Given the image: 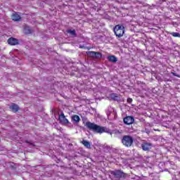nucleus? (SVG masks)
<instances>
[{"instance_id": "f257e3e1", "label": "nucleus", "mask_w": 180, "mask_h": 180, "mask_svg": "<svg viewBox=\"0 0 180 180\" xmlns=\"http://www.w3.org/2000/svg\"><path fill=\"white\" fill-rule=\"evenodd\" d=\"M85 126L86 127H87V129H89V130H92L93 131H95L96 133H99L100 134H102V133H110V134H112L109 128L106 127H101L91 122H86Z\"/></svg>"}, {"instance_id": "f03ea898", "label": "nucleus", "mask_w": 180, "mask_h": 180, "mask_svg": "<svg viewBox=\"0 0 180 180\" xmlns=\"http://www.w3.org/2000/svg\"><path fill=\"white\" fill-rule=\"evenodd\" d=\"M110 175L113 179L122 180L127 178V174L123 172L121 169H115L110 172Z\"/></svg>"}, {"instance_id": "7ed1b4c3", "label": "nucleus", "mask_w": 180, "mask_h": 180, "mask_svg": "<svg viewBox=\"0 0 180 180\" xmlns=\"http://www.w3.org/2000/svg\"><path fill=\"white\" fill-rule=\"evenodd\" d=\"M113 31L117 37H123V34H124V26L117 25L115 26Z\"/></svg>"}, {"instance_id": "20e7f679", "label": "nucleus", "mask_w": 180, "mask_h": 180, "mask_svg": "<svg viewBox=\"0 0 180 180\" xmlns=\"http://www.w3.org/2000/svg\"><path fill=\"white\" fill-rule=\"evenodd\" d=\"M134 142V139L131 136L125 135L122 137V143L125 147H131Z\"/></svg>"}, {"instance_id": "39448f33", "label": "nucleus", "mask_w": 180, "mask_h": 180, "mask_svg": "<svg viewBox=\"0 0 180 180\" xmlns=\"http://www.w3.org/2000/svg\"><path fill=\"white\" fill-rule=\"evenodd\" d=\"M141 147L143 151H150L153 148V143L147 141L142 142Z\"/></svg>"}, {"instance_id": "423d86ee", "label": "nucleus", "mask_w": 180, "mask_h": 180, "mask_svg": "<svg viewBox=\"0 0 180 180\" xmlns=\"http://www.w3.org/2000/svg\"><path fill=\"white\" fill-rule=\"evenodd\" d=\"M124 124H133L134 123V117L132 116H127L124 118Z\"/></svg>"}, {"instance_id": "0eeeda50", "label": "nucleus", "mask_w": 180, "mask_h": 180, "mask_svg": "<svg viewBox=\"0 0 180 180\" xmlns=\"http://www.w3.org/2000/svg\"><path fill=\"white\" fill-rule=\"evenodd\" d=\"M59 120L62 124H68L70 122L65 118V115H64V112H61L59 115Z\"/></svg>"}, {"instance_id": "6e6552de", "label": "nucleus", "mask_w": 180, "mask_h": 180, "mask_svg": "<svg viewBox=\"0 0 180 180\" xmlns=\"http://www.w3.org/2000/svg\"><path fill=\"white\" fill-rule=\"evenodd\" d=\"M7 41L11 46H16V44H19V41L13 37L9 38Z\"/></svg>"}, {"instance_id": "1a4fd4ad", "label": "nucleus", "mask_w": 180, "mask_h": 180, "mask_svg": "<svg viewBox=\"0 0 180 180\" xmlns=\"http://www.w3.org/2000/svg\"><path fill=\"white\" fill-rule=\"evenodd\" d=\"M109 98L112 99V101H120V95L116 94V93H112L110 94Z\"/></svg>"}, {"instance_id": "9d476101", "label": "nucleus", "mask_w": 180, "mask_h": 180, "mask_svg": "<svg viewBox=\"0 0 180 180\" xmlns=\"http://www.w3.org/2000/svg\"><path fill=\"white\" fill-rule=\"evenodd\" d=\"M11 19L14 22H19L22 18H20V15L18 13H14L11 16Z\"/></svg>"}, {"instance_id": "9b49d317", "label": "nucleus", "mask_w": 180, "mask_h": 180, "mask_svg": "<svg viewBox=\"0 0 180 180\" xmlns=\"http://www.w3.org/2000/svg\"><path fill=\"white\" fill-rule=\"evenodd\" d=\"M108 60L110 63H117V58L115 56H109Z\"/></svg>"}, {"instance_id": "f8f14e48", "label": "nucleus", "mask_w": 180, "mask_h": 180, "mask_svg": "<svg viewBox=\"0 0 180 180\" xmlns=\"http://www.w3.org/2000/svg\"><path fill=\"white\" fill-rule=\"evenodd\" d=\"M66 32L72 37H77V32L75 31V30H68Z\"/></svg>"}, {"instance_id": "ddd939ff", "label": "nucleus", "mask_w": 180, "mask_h": 180, "mask_svg": "<svg viewBox=\"0 0 180 180\" xmlns=\"http://www.w3.org/2000/svg\"><path fill=\"white\" fill-rule=\"evenodd\" d=\"M24 33L25 34H30L32 33V28L29 26H25L24 27Z\"/></svg>"}, {"instance_id": "4468645a", "label": "nucleus", "mask_w": 180, "mask_h": 180, "mask_svg": "<svg viewBox=\"0 0 180 180\" xmlns=\"http://www.w3.org/2000/svg\"><path fill=\"white\" fill-rule=\"evenodd\" d=\"M82 144H83L86 148H91V143L88 141L83 140Z\"/></svg>"}, {"instance_id": "2eb2a0df", "label": "nucleus", "mask_w": 180, "mask_h": 180, "mask_svg": "<svg viewBox=\"0 0 180 180\" xmlns=\"http://www.w3.org/2000/svg\"><path fill=\"white\" fill-rule=\"evenodd\" d=\"M10 109L13 110V112H18L19 110V106L16 104H13L11 106H10Z\"/></svg>"}, {"instance_id": "dca6fc26", "label": "nucleus", "mask_w": 180, "mask_h": 180, "mask_svg": "<svg viewBox=\"0 0 180 180\" xmlns=\"http://www.w3.org/2000/svg\"><path fill=\"white\" fill-rule=\"evenodd\" d=\"M72 120L75 122V123H79V120H81V118H79V116L78 115H73L72 117Z\"/></svg>"}, {"instance_id": "f3484780", "label": "nucleus", "mask_w": 180, "mask_h": 180, "mask_svg": "<svg viewBox=\"0 0 180 180\" xmlns=\"http://www.w3.org/2000/svg\"><path fill=\"white\" fill-rule=\"evenodd\" d=\"M87 56H89V57H92L93 58H95V51H88Z\"/></svg>"}, {"instance_id": "a211bd4d", "label": "nucleus", "mask_w": 180, "mask_h": 180, "mask_svg": "<svg viewBox=\"0 0 180 180\" xmlns=\"http://www.w3.org/2000/svg\"><path fill=\"white\" fill-rule=\"evenodd\" d=\"M94 58H102V53L99 52H95Z\"/></svg>"}, {"instance_id": "6ab92c4d", "label": "nucleus", "mask_w": 180, "mask_h": 180, "mask_svg": "<svg viewBox=\"0 0 180 180\" xmlns=\"http://www.w3.org/2000/svg\"><path fill=\"white\" fill-rule=\"evenodd\" d=\"M170 34L173 36V37H180L179 32H171Z\"/></svg>"}, {"instance_id": "aec40b11", "label": "nucleus", "mask_w": 180, "mask_h": 180, "mask_svg": "<svg viewBox=\"0 0 180 180\" xmlns=\"http://www.w3.org/2000/svg\"><path fill=\"white\" fill-rule=\"evenodd\" d=\"M171 74L173 75L174 77H177V78H180L179 74L176 73L175 70L171 72Z\"/></svg>"}, {"instance_id": "412c9836", "label": "nucleus", "mask_w": 180, "mask_h": 180, "mask_svg": "<svg viewBox=\"0 0 180 180\" xmlns=\"http://www.w3.org/2000/svg\"><path fill=\"white\" fill-rule=\"evenodd\" d=\"M127 102L128 103H131L133 102V99L131 98H128Z\"/></svg>"}, {"instance_id": "4be33fe9", "label": "nucleus", "mask_w": 180, "mask_h": 180, "mask_svg": "<svg viewBox=\"0 0 180 180\" xmlns=\"http://www.w3.org/2000/svg\"><path fill=\"white\" fill-rule=\"evenodd\" d=\"M25 143H27V144H30V146H33V142L32 141H29L26 140Z\"/></svg>"}]
</instances>
